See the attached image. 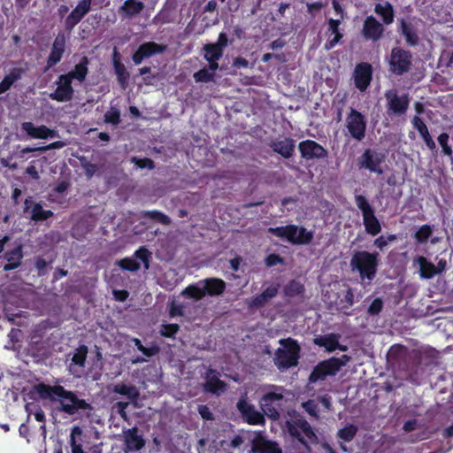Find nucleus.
<instances>
[{"mask_svg": "<svg viewBox=\"0 0 453 453\" xmlns=\"http://www.w3.org/2000/svg\"><path fill=\"white\" fill-rule=\"evenodd\" d=\"M388 71L396 76L409 73L412 68V53L402 47H394L387 58Z\"/></svg>", "mask_w": 453, "mask_h": 453, "instance_id": "obj_7", "label": "nucleus"}, {"mask_svg": "<svg viewBox=\"0 0 453 453\" xmlns=\"http://www.w3.org/2000/svg\"><path fill=\"white\" fill-rule=\"evenodd\" d=\"M35 389L42 399L59 403L58 411L67 415H75L80 411H93L91 403L79 398L75 392L67 390L61 385L39 383Z\"/></svg>", "mask_w": 453, "mask_h": 453, "instance_id": "obj_1", "label": "nucleus"}, {"mask_svg": "<svg viewBox=\"0 0 453 453\" xmlns=\"http://www.w3.org/2000/svg\"><path fill=\"white\" fill-rule=\"evenodd\" d=\"M152 258L151 252L144 246L140 247L134 253V257H124L117 262L118 266L122 270L128 272H137L141 268L140 263L137 259L141 260L145 270H148L150 265Z\"/></svg>", "mask_w": 453, "mask_h": 453, "instance_id": "obj_11", "label": "nucleus"}, {"mask_svg": "<svg viewBox=\"0 0 453 453\" xmlns=\"http://www.w3.org/2000/svg\"><path fill=\"white\" fill-rule=\"evenodd\" d=\"M384 96L388 117H402L406 114L411 99L408 93L399 95L397 89L391 88L385 92Z\"/></svg>", "mask_w": 453, "mask_h": 453, "instance_id": "obj_9", "label": "nucleus"}, {"mask_svg": "<svg viewBox=\"0 0 453 453\" xmlns=\"http://www.w3.org/2000/svg\"><path fill=\"white\" fill-rule=\"evenodd\" d=\"M105 123L118 125L120 122V111L118 109H111L104 114Z\"/></svg>", "mask_w": 453, "mask_h": 453, "instance_id": "obj_55", "label": "nucleus"}, {"mask_svg": "<svg viewBox=\"0 0 453 453\" xmlns=\"http://www.w3.org/2000/svg\"><path fill=\"white\" fill-rule=\"evenodd\" d=\"M83 431L79 426H74L71 430L70 446L72 453H85L81 445Z\"/></svg>", "mask_w": 453, "mask_h": 453, "instance_id": "obj_40", "label": "nucleus"}, {"mask_svg": "<svg viewBox=\"0 0 453 453\" xmlns=\"http://www.w3.org/2000/svg\"><path fill=\"white\" fill-rule=\"evenodd\" d=\"M280 288V283L273 281L268 284V286L258 295L254 296L248 303L250 309L264 307L273 298L277 296Z\"/></svg>", "mask_w": 453, "mask_h": 453, "instance_id": "obj_19", "label": "nucleus"}, {"mask_svg": "<svg viewBox=\"0 0 453 453\" xmlns=\"http://www.w3.org/2000/svg\"><path fill=\"white\" fill-rule=\"evenodd\" d=\"M397 239L395 234H389L387 237L380 235L374 241V245L380 249V250H383L386 246H388V242H394Z\"/></svg>", "mask_w": 453, "mask_h": 453, "instance_id": "obj_56", "label": "nucleus"}, {"mask_svg": "<svg viewBox=\"0 0 453 453\" xmlns=\"http://www.w3.org/2000/svg\"><path fill=\"white\" fill-rule=\"evenodd\" d=\"M129 403L127 402H118L115 403V408L117 409V412L119 414V416L124 419H128V415L127 413V408L128 407Z\"/></svg>", "mask_w": 453, "mask_h": 453, "instance_id": "obj_61", "label": "nucleus"}, {"mask_svg": "<svg viewBox=\"0 0 453 453\" xmlns=\"http://www.w3.org/2000/svg\"><path fill=\"white\" fill-rule=\"evenodd\" d=\"M260 398L259 404L264 412L272 420H278L280 416V410L284 401V388L276 385H270Z\"/></svg>", "mask_w": 453, "mask_h": 453, "instance_id": "obj_4", "label": "nucleus"}, {"mask_svg": "<svg viewBox=\"0 0 453 453\" xmlns=\"http://www.w3.org/2000/svg\"><path fill=\"white\" fill-rule=\"evenodd\" d=\"M142 216L143 218L150 219L164 226H169L172 223L169 216L157 210L145 211L142 212Z\"/></svg>", "mask_w": 453, "mask_h": 453, "instance_id": "obj_44", "label": "nucleus"}, {"mask_svg": "<svg viewBox=\"0 0 453 453\" xmlns=\"http://www.w3.org/2000/svg\"><path fill=\"white\" fill-rule=\"evenodd\" d=\"M123 441L125 452L139 451L145 446V440L136 426L123 430Z\"/></svg>", "mask_w": 453, "mask_h": 453, "instance_id": "obj_23", "label": "nucleus"}, {"mask_svg": "<svg viewBox=\"0 0 453 453\" xmlns=\"http://www.w3.org/2000/svg\"><path fill=\"white\" fill-rule=\"evenodd\" d=\"M184 315L183 307L180 304H177L172 302L169 309V316L171 318L181 317Z\"/></svg>", "mask_w": 453, "mask_h": 453, "instance_id": "obj_59", "label": "nucleus"}, {"mask_svg": "<svg viewBox=\"0 0 453 453\" xmlns=\"http://www.w3.org/2000/svg\"><path fill=\"white\" fill-rule=\"evenodd\" d=\"M415 262L419 266V276L422 279H432L436 275L435 265L424 256H418Z\"/></svg>", "mask_w": 453, "mask_h": 453, "instance_id": "obj_38", "label": "nucleus"}, {"mask_svg": "<svg viewBox=\"0 0 453 453\" xmlns=\"http://www.w3.org/2000/svg\"><path fill=\"white\" fill-rule=\"evenodd\" d=\"M305 411L315 418H318V405L313 400H308L303 403Z\"/></svg>", "mask_w": 453, "mask_h": 453, "instance_id": "obj_58", "label": "nucleus"}, {"mask_svg": "<svg viewBox=\"0 0 453 453\" xmlns=\"http://www.w3.org/2000/svg\"><path fill=\"white\" fill-rule=\"evenodd\" d=\"M355 87L361 92L365 91L372 79V67L367 62H362L356 65L353 73Z\"/></svg>", "mask_w": 453, "mask_h": 453, "instance_id": "obj_18", "label": "nucleus"}, {"mask_svg": "<svg viewBox=\"0 0 453 453\" xmlns=\"http://www.w3.org/2000/svg\"><path fill=\"white\" fill-rule=\"evenodd\" d=\"M56 89L50 94V98L57 102H68L73 97L74 90L72 86V81L64 77V74L58 76Z\"/></svg>", "mask_w": 453, "mask_h": 453, "instance_id": "obj_20", "label": "nucleus"}, {"mask_svg": "<svg viewBox=\"0 0 453 453\" xmlns=\"http://www.w3.org/2000/svg\"><path fill=\"white\" fill-rule=\"evenodd\" d=\"M19 64L21 65L12 68L0 82V95L8 91L27 73L28 69L27 63L22 61L19 62Z\"/></svg>", "mask_w": 453, "mask_h": 453, "instance_id": "obj_26", "label": "nucleus"}, {"mask_svg": "<svg viewBox=\"0 0 453 453\" xmlns=\"http://www.w3.org/2000/svg\"><path fill=\"white\" fill-rule=\"evenodd\" d=\"M21 129L26 132L29 137L35 139H48L58 135L55 130L50 129L44 125L35 127L34 123L29 121L23 122L21 124Z\"/></svg>", "mask_w": 453, "mask_h": 453, "instance_id": "obj_27", "label": "nucleus"}, {"mask_svg": "<svg viewBox=\"0 0 453 453\" xmlns=\"http://www.w3.org/2000/svg\"><path fill=\"white\" fill-rule=\"evenodd\" d=\"M374 12L376 14L381 17L383 22L386 25H390L393 23L395 14L393 5L389 2H385L384 4H376Z\"/></svg>", "mask_w": 453, "mask_h": 453, "instance_id": "obj_39", "label": "nucleus"}, {"mask_svg": "<svg viewBox=\"0 0 453 453\" xmlns=\"http://www.w3.org/2000/svg\"><path fill=\"white\" fill-rule=\"evenodd\" d=\"M205 296H221L226 288V282L220 278H206L201 280Z\"/></svg>", "mask_w": 453, "mask_h": 453, "instance_id": "obj_29", "label": "nucleus"}, {"mask_svg": "<svg viewBox=\"0 0 453 453\" xmlns=\"http://www.w3.org/2000/svg\"><path fill=\"white\" fill-rule=\"evenodd\" d=\"M298 150L301 157L307 161L325 159L328 156L327 150L313 140L308 139L300 142L298 144Z\"/></svg>", "mask_w": 453, "mask_h": 453, "instance_id": "obj_15", "label": "nucleus"}, {"mask_svg": "<svg viewBox=\"0 0 453 453\" xmlns=\"http://www.w3.org/2000/svg\"><path fill=\"white\" fill-rule=\"evenodd\" d=\"M280 343L283 348H279L275 351V365L279 369H288L296 366L300 357V346L297 341L287 338L280 340Z\"/></svg>", "mask_w": 453, "mask_h": 453, "instance_id": "obj_5", "label": "nucleus"}, {"mask_svg": "<svg viewBox=\"0 0 453 453\" xmlns=\"http://www.w3.org/2000/svg\"><path fill=\"white\" fill-rule=\"evenodd\" d=\"M355 203L362 212L363 224L367 234L375 236L381 232V224L375 215V210L363 195H355Z\"/></svg>", "mask_w": 453, "mask_h": 453, "instance_id": "obj_8", "label": "nucleus"}, {"mask_svg": "<svg viewBox=\"0 0 453 453\" xmlns=\"http://www.w3.org/2000/svg\"><path fill=\"white\" fill-rule=\"evenodd\" d=\"M92 4H97L96 0H81L73 10L75 13L83 19L90 12Z\"/></svg>", "mask_w": 453, "mask_h": 453, "instance_id": "obj_50", "label": "nucleus"}, {"mask_svg": "<svg viewBox=\"0 0 453 453\" xmlns=\"http://www.w3.org/2000/svg\"><path fill=\"white\" fill-rule=\"evenodd\" d=\"M144 9V4L139 0H126L120 7V12L127 17H134Z\"/></svg>", "mask_w": 453, "mask_h": 453, "instance_id": "obj_42", "label": "nucleus"}, {"mask_svg": "<svg viewBox=\"0 0 453 453\" xmlns=\"http://www.w3.org/2000/svg\"><path fill=\"white\" fill-rule=\"evenodd\" d=\"M342 38V34H341L340 31L337 33H334V38L326 42L325 49L327 50L333 49L340 42V40Z\"/></svg>", "mask_w": 453, "mask_h": 453, "instance_id": "obj_63", "label": "nucleus"}, {"mask_svg": "<svg viewBox=\"0 0 453 453\" xmlns=\"http://www.w3.org/2000/svg\"><path fill=\"white\" fill-rule=\"evenodd\" d=\"M112 64L118 82L125 89L128 85L130 74L127 71L125 65L121 62L120 55L116 49L113 51Z\"/></svg>", "mask_w": 453, "mask_h": 453, "instance_id": "obj_34", "label": "nucleus"}, {"mask_svg": "<svg viewBox=\"0 0 453 453\" xmlns=\"http://www.w3.org/2000/svg\"><path fill=\"white\" fill-rule=\"evenodd\" d=\"M399 32L403 36H404L407 45L411 47L418 45L419 38L417 34L415 26L411 22L404 19H400Z\"/></svg>", "mask_w": 453, "mask_h": 453, "instance_id": "obj_35", "label": "nucleus"}, {"mask_svg": "<svg viewBox=\"0 0 453 453\" xmlns=\"http://www.w3.org/2000/svg\"><path fill=\"white\" fill-rule=\"evenodd\" d=\"M340 336L336 334L320 335L314 339V344L324 347L327 352H334L339 347Z\"/></svg>", "mask_w": 453, "mask_h": 453, "instance_id": "obj_37", "label": "nucleus"}, {"mask_svg": "<svg viewBox=\"0 0 453 453\" xmlns=\"http://www.w3.org/2000/svg\"><path fill=\"white\" fill-rule=\"evenodd\" d=\"M411 124L413 127L418 132L426 146L431 150V152L436 153V143L434 141L432 135L430 134L428 127L424 122V120L419 116L416 115L412 118Z\"/></svg>", "mask_w": 453, "mask_h": 453, "instance_id": "obj_28", "label": "nucleus"}, {"mask_svg": "<svg viewBox=\"0 0 453 453\" xmlns=\"http://www.w3.org/2000/svg\"><path fill=\"white\" fill-rule=\"evenodd\" d=\"M283 262V258L278 254H270L265 258V265L268 267L274 266L278 264H281Z\"/></svg>", "mask_w": 453, "mask_h": 453, "instance_id": "obj_62", "label": "nucleus"}, {"mask_svg": "<svg viewBox=\"0 0 453 453\" xmlns=\"http://www.w3.org/2000/svg\"><path fill=\"white\" fill-rule=\"evenodd\" d=\"M193 78L196 83H208L214 81L215 73H210L207 68H202L193 74Z\"/></svg>", "mask_w": 453, "mask_h": 453, "instance_id": "obj_49", "label": "nucleus"}, {"mask_svg": "<svg viewBox=\"0 0 453 453\" xmlns=\"http://www.w3.org/2000/svg\"><path fill=\"white\" fill-rule=\"evenodd\" d=\"M49 263L42 257H37L35 261V266L39 276H44L47 273V266Z\"/></svg>", "mask_w": 453, "mask_h": 453, "instance_id": "obj_57", "label": "nucleus"}, {"mask_svg": "<svg viewBox=\"0 0 453 453\" xmlns=\"http://www.w3.org/2000/svg\"><path fill=\"white\" fill-rule=\"evenodd\" d=\"M251 453H282V450L276 441L266 440L259 431L251 441Z\"/></svg>", "mask_w": 453, "mask_h": 453, "instance_id": "obj_24", "label": "nucleus"}, {"mask_svg": "<svg viewBox=\"0 0 453 453\" xmlns=\"http://www.w3.org/2000/svg\"><path fill=\"white\" fill-rule=\"evenodd\" d=\"M82 18L75 13L73 10L70 14L65 19V28L67 32H72L77 24L81 22Z\"/></svg>", "mask_w": 453, "mask_h": 453, "instance_id": "obj_52", "label": "nucleus"}, {"mask_svg": "<svg viewBox=\"0 0 453 453\" xmlns=\"http://www.w3.org/2000/svg\"><path fill=\"white\" fill-rule=\"evenodd\" d=\"M350 357L348 355H342L341 357H330L319 362L311 371L309 376V382L315 383L319 380H324L327 376H334L342 367L345 366Z\"/></svg>", "mask_w": 453, "mask_h": 453, "instance_id": "obj_6", "label": "nucleus"}, {"mask_svg": "<svg viewBox=\"0 0 453 453\" xmlns=\"http://www.w3.org/2000/svg\"><path fill=\"white\" fill-rule=\"evenodd\" d=\"M384 33V27L373 16H368L363 25L362 35L366 40L376 42Z\"/></svg>", "mask_w": 453, "mask_h": 453, "instance_id": "obj_25", "label": "nucleus"}, {"mask_svg": "<svg viewBox=\"0 0 453 453\" xmlns=\"http://www.w3.org/2000/svg\"><path fill=\"white\" fill-rule=\"evenodd\" d=\"M384 157L371 149L365 150L363 154L358 157L357 164L360 169H367L371 173L382 174L383 170L381 164Z\"/></svg>", "mask_w": 453, "mask_h": 453, "instance_id": "obj_16", "label": "nucleus"}, {"mask_svg": "<svg viewBox=\"0 0 453 453\" xmlns=\"http://www.w3.org/2000/svg\"><path fill=\"white\" fill-rule=\"evenodd\" d=\"M358 428L354 424H349L341 428L337 432V437L345 442L351 441L357 435Z\"/></svg>", "mask_w": 453, "mask_h": 453, "instance_id": "obj_45", "label": "nucleus"}, {"mask_svg": "<svg viewBox=\"0 0 453 453\" xmlns=\"http://www.w3.org/2000/svg\"><path fill=\"white\" fill-rule=\"evenodd\" d=\"M379 256L378 252L356 251L350 259L351 269L357 271L362 280H372L377 273Z\"/></svg>", "mask_w": 453, "mask_h": 453, "instance_id": "obj_2", "label": "nucleus"}, {"mask_svg": "<svg viewBox=\"0 0 453 453\" xmlns=\"http://www.w3.org/2000/svg\"><path fill=\"white\" fill-rule=\"evenodd\" d=\"M166 50V45L158 44L154 42H148L141 44L132 55V60L135 65H140L144 58L155 54H160Z\"/></svg>", "mask_w": 453, "mask_h": 453, "instance_id": "obj_22", "label": "nucleus"}, {"mask_svg": "<svg viewBox=\"0 0 453 453\" xmlns=\"http://www.w3.org/2000/svg\"><path fill=\"white\" fill-rule=\"evenodd\" d=\"M271 149L284 158H290L295 152L296 142L290 137L282 140L276 139L270 143Z\"/></svg>", "mask_w": 453, "mask_h": 453, "instance_id": "obj_31", "label": "nucleus"}, {"mask_svg": "<svg viewBox=\"0 0 453 453\" xmlns=\"http://www.w3.org/2000/svg\"><path fill=\"white\" fill-rule=\"evenodd\" d=\"M323 7V4L321 2H313L307 4V12L311 15H314L315 12H319Z\"/></svg>", "mask_w": 453, "mask_h": 453, "instance_id": "obj_64", "label": "nucleus"}, {"mask_svg": "<svg viewBox=\"0 0 453 453\" xmlns=\"http://www.w3.org/2000/svg\"><path fill=\"white\" fill-rule=\"evenodd\" d=\"M286 426L291 437L297 440L301 444L308 448V442L304 436L311 443L318 442V436L312 429L311 424L303 418H295L287 421Z\"/></svg>", "mask_w": 453, "mask_h": 453, "instance_id": "obj_10", "label": "nucleus"}, {"mask_svg": "<svg viewBox=\"0 0 453 453\" xmlns=\"http://www.w3.org/2000/svg\"><path fill=\"white\" fill-rule=\"evenodd\" d=\"M112 392L126 395L131 401H136L139 397V391L135 386L118 383L113 386Z\"/></svg>", "mask_w": 453, "mask_h": 453, "instance_id": "obj_41", "label": "nucleus"}, {"mask_svg": "<svg viewBox=\"0 0 453 453\" xmlns=\"http://www.w3.org/2000/svg\"><path fill=\"white\" fill-rule=\"evenodd\" d=\"M268 232L273 235L286 239L294 245L310 244L314 237L312 231L307 230L304 226L289 224L283 226L269 227Z\"/></svg>", "mask_w": 453, "mask_h": 453, "instance_id": "obj_3", "label": "nucleus"}, {"mask_svg": "<svg viewBox=\"0 0 453 453\" xmlns=\"http://www.w3.org/2000/svg\"><path fill=\"white\" fill-rule=\"evenodd\" d=\"M433 234V228L430 225L421 226L418 231L414 234V238L418 243H425L431 237Z\"/></svg>", "mask_w": 453, "mask_h": 453, "instance_id": "obj_48", "label": "nucleus"}, {"mask_svg": "<svg viewBox=\"0 0 453 453\" xmlns=\"http://www.w3.org/2000/svg\"><path fill=\"white\" fill-rule=\"evenodd\" d=\"M234 42V37L229 39L225 32L219 33L216 42L203 45L204 59H220L223 57L225 48L229 44H233Z\"/></svg>", "mask_w": 453, "mask_h": 453, "instance_id": "obj_13", "label": "nucleus"}, {"mask_svg": "<svg viewBox=\"0 0 453 453\" xmlns=\"http://www.w3.org/2000/svg\"><path fill=\"white\" fill-rule=\"evenodd\" d=\"M180 331V326L175 323L162 324L159 331L160 334L166 338H175L176 334Z\"/></svg>", "mask_w": 453, "mask_h": 453, "instance_id": "obj_51", "label": "nucleus"}, {"mask_svg": "<svg viewBox=\"0 0 453 453\" xmlns=\"http://www.w3.org/2000/svg\"><path fill=\"white\" fill-rule=\"evenodd\" d=\"M88 58L83 57L81 61L75 65L74 69L64 74V77L68 78L71 81H73V80H77L80 82L84 81L88 73Z\"/></svg>", "mask_w": 453, "mask_h": 453, "instance_id": "obj_36", "label": "nucleus"}, {"mask_svg": "<svg viewBox=\"0 0 453 453\" xmlns=\"http://www.w3.org/2000/svg\"><path fill=\"white\" fill-rule=\"evenodd\" d=\"M181 295L196 301L204 298L205 296L201 280H198L196 283L190 284L182 290Z\"/></svg>", "mask_w": 453, "mask_h": 453, "instance_id": "obj_43", "label": "nucleus"}, {"mask_svg": "<svg viewBox=\"0 0 453 453\" xmlns=\"http://www.w3.org/2000/svg\"><path fill=\"white\" fill-rule=\"evenodd\" d=\"M66 36L64 32H58L52 43L50 52L48 56L44 72L49 71L58 64L65 51Z\"/></svg>", "mask_w": 453, "mask_h": 453, "instance_id": "obj_17", "label": "nucleus"}, {"mask_svg": "<svg viewBox=\"0 0 453 453\" xmlns=\"http://www.w3.org/2000/svg\"><path fill=\"white\" fill-rule=\"evenodd\" d=\"M88 351V349L86 345H80L76 348L72 357V364L83 368L86 364Z\"/></svg>", "mask_w": 453, "mask_h": 453, "instance_id": "obj_46", "label": "nucleus"}, {"mask_svg": "<svg viewBox=\"0 0 453 453\" xmlns=\"http://www.w3.org/2000/svg\"><path fill=\"white\" fill-rule=\"evenodd\" d=\"M437 141L441 147V153L449 157L450 160H453V150L451 145L449 143V135L447 133H441L437 137Z\"/></svg>", "mask_w": 453, "mask_h": 453, "instance_id": "obj_47", "label": "nucleus"}, {"mask_svg": "<svg viewBox=\"0 0 453 453\" xmlns=\"http://www.w3.org/2000/svg\"><path fill=\"white\" fill-rule=\"evenodd\" d=\"M130 160L140 169L148 168L153 170L155 168L154 161L149 157L139 158L137 157H132Z\"/></svg>", "mask_w": 453, "mask_h": 453, "instance_id": "obj_53", "label": "nucleus"}, {"mask_svg": "<svg viewBox=\"0 0 453 453\" xmlns=\"http://www.w3.org/2000/svg\"><path fill=\"white\" fill-rule=\"evenodd\" d=\"M346 127L352 138L357 141H362L366 132L365 115L357 110L351 108L346 118Z\"/></svg>", "mask_w": 453, "mask_h": 453, "instance_id": "obj_12", "label": "nucleus"}, {"mask_svg": "<svg viewBox=\"0 0 453 453\" xmlns=\"http://www.w3.org/2000/svg\"><path fill=\"white\" fill-rule=\"evenodd\" d=\"M305 291L306 289L303 283L296 280H291L283 287L282 294L288 302L294 298L303 301Z\"/></svg>", "mask_w": 453, "mask_h": 453, "instance_id": "obj_32", "label": "nucleus"}, {"mask_svg": "<svg viewBox=\"0 0 453 453\" xmlns=\"http://www.w3.org/2000/svg\"><path fill=\"white\" fill-rule=\"evenodd\" d=\"M30 211L29 219L35 222L47 220L54 216L50 210H44L41 203H35L32 196H28L24 201L23 212L27 213Z\"/></svg>", "mask_w": 453, "mask_h": 453, "instance_id": "obj_21", "label": "nucleus"}, {"mask_svg": "<svg viewBox=\"0 0 453 453\" xmlns=\"http://www.w3.org/2000/svg\"><path fill=\"white\" fill-rule=\"evenodd\" d=\"M383 306L384 304L381 298L377 297L372 302V303L368 307L367 313L370 316L379 315L382 311Z\"/></svg>", "mask_w": 453, "mask_h": 453, "instance_id": "obj_54", "label": "nucleus"}, {"mask_svg": "<svg viewBox=\"0 0 453 453\" xmlns=\"http://www.w3.org/2000/svg\"><path fill=\"white\" fill-rule=\"evenodd\" d=\"M198 413L204 420L211 421L214 419V415L207 405H199Z\"/></svg>", "mask_w": 453, "mask_h": 453, "instance_id": "obj_60", "label": "nucleus"}, {"mask_svg": "<svg viewBox=\"0 0 453 453\" xmlns=\"http://www.w3.org/2000/svg\"><path fill=\"white\" fill-rule=\"evenodd\" d=\"M237 409L241 413L242 418L247 424L252 426H264L265 424V414L256 410L255 406L248 403L246 400H239L237 403Z\"/></svg>", "mask_w": 453, "mask_h": 453, "instance_id": "obj_14", "label": "nucleus"}, {"mask_svg": "<svg viewBox=\"0 0 453 453\" xmlns=\"http://www.w3.org/2000/svg\"><path fill=\"white\" fill-rule=\"evenodd\" d=\"M226 388V382L219 379V373L211 368L207 372L206 381L203 385L205 392L219 395Z\"/></svg>", "mask_w": 453, "mask_h": 453, "instance_id": "obj_30", "label": "nucleus"}, {"mask_svg": "<svg viewBox=\"0 0 453 453\" xmlns=\"http://www.w3.org/2000/svg\"><path fill=\"white\" fill-rule=\"evenodd\" d=\"M4 258L8 262L3 267L4 272H9L18 268L21 265V260L23 258L22 245L18 244L14 248L8 250L4 254Z\"/></svg>", "mask_w": 453, "mask_h": 453, "instance_id": "obj_33", "label": "nucleus"}]
</instances>
